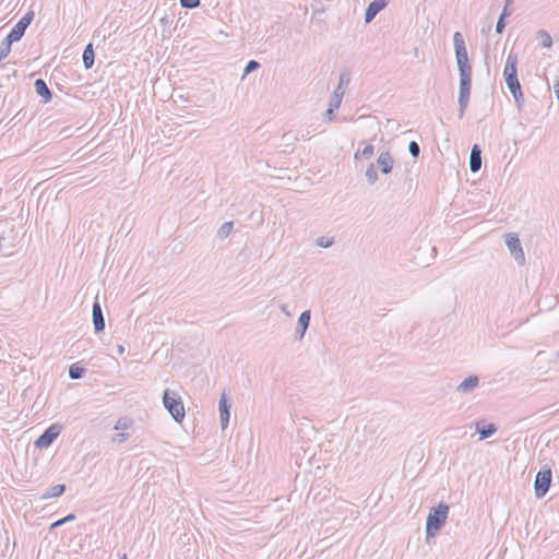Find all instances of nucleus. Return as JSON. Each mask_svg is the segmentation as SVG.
Segmentation results:
<instances>
[{
  "label": "nucleus",
  "mask_w": 559,
  "mask_h": 559,
  "mask_svg": "<svg viewBox=\"0 0 559 559\" xmlns=\"http://www.w3.org/2000/svg\"><path fill=\"white\" fill-rule=\"evenodd\" d=\"M118 352H119L120 354H122V353H123V346L119 345V346H118Z\"/></svg>",
  "instance_id": "a19ab883"
},
{
  "label": "nucleus",
  "mask_w": 559,
  "mask_h": 559,
  "mask_svg": "<svg viewBox=\"0 0 559 559\" xmlns=\"http://www.w3.org/2000/svg\"><path fill=\"white\" fill-rule=\"evenodd\" d=\"M130 427V420L128 418H120L115 425L116 430H126Z\"/></svg>",
  "instance_id": "7c9ffc66"
},
{
  "label": "nucleus",
  "mask_w": 559,
  "mask_h": 559,
  "mask_svg": "<svg viewBox=\"0 0 559 559\" xmlns=\"http://www.w3.org/2000/svg\"><path fill=\"white\" fill-rule=\"evenodd\" d=\"M449 510V506L443 502L430 509L426 520L427 537H433L442 528L448 518Z\"/></svg>",
  "instance_id": "f257e3e1"
},
{
  "label": "nucleus",
  "mask_w": 559,
  "mask_h": 559,
  "mask_svg": "<svg viewBox=\"0 0 559 559\" xmlns=\"http://www.w3.org/2000/svg\"><path fill=\"white\" fill-rule=\"evenodd\" d=\"M92 317H93V324L94 330L96 333H100L105 330V319L103 316L102 306L98 300V296H96L93 308H92Z\"/></svg>",
  "instance_id": "9b49d317"
},
{
  "label": "nucleus",
  "mask_w": 559,
  "mask_h": 559,
  "mask_svg": "<svg viewBox=\"0 0 559 559\" xmlns=\"http://www.w3.org/2000/svg\"><path fill=\"white\" fill-rule=\"evenodd\" d=\"M82 59H83V64H84L85 69H91L93 67L94 60H95V53H94L93 45L91 43L84 48Z\"/></svg>",
  "instance_id": "aec40b11"
},
{
  "label": "nucleus",
  "mask_w": 559,
  "mask_h": 559,
  "mask_svg": "<svg viewBox=\"0 0 559 559\" xmlns=\"http://www.w3.org/2000/svg\"><path fill=\"white\" fill-rule=\"evenodd\" d=\"M231 404L229 403L225 392L221 394L218 402L221 427L225 430L229 424Z\"/></svg>",
  "instance_id": "9d476101"
},
{
  "label": "nucleus",
  "mask_w": 559,
  "mask_h": 559,
  "mask_svg": "<svg viewBox=\"0 0 559 559\" xmlns=\"http://www.w3.org/2000/svg\"><path fill=\"white\" fill-rule=\"evenodd\" d=\"M35 92L45 98L46 102H49L52 98V93L47 86L46 82L43 79H37L34 82Z\"/></svg>",
  "instance_id": "a211bd4d"
},
{
  "label": "nucleus",
  "mask_w": 559,
  "mask_h": 559,
  "mask_svg": "<svg viewBox=\"0 0 559 559\" xmlns=\"http://www.w3.org/2000/svg\"><path fill=\"white\" fill-rule=\"evenodd\" d=\"M481 167V150L478 144H474L469 154V170L477 173Z\"/></svg>",
  "instance_id": "dca6fc26"
},
{
  "label": "nucleus",
  "mask_w": 559,
  "mask_h": 559,
  "mask_svg": "<svg viewBox=\"0 0 559 559\" xmlns=\"http://www.w3.org/2000/svg\"><path fill=\"white\" fill-rule=\"evenodd\" d=\"M538 37L540 38V45L544 48H550L552 46V38L550 34L544 29H539L537 32Z\"/></svg>",
  "instance_id": "393cba45"
},
{
  "label": "nucleus",
  "mask_w": 559,
  "mask_h": 559,
  "mask_svg": "<svg viewBox=\"0 0 559 559\" xmlns=\"http://www.w3.org/2000/svg\"><path fill=\"white\" fill-rule=\"evenodd\" d=\"M74 519H75V515H74L73 513H70V514H68L67 516H64V518H62V519H60V520L56 521L55 523H52V524H51V528H53V527H58V526H61V525H63L64 523L70 522V521H72V520H74Z\"/></svg>",
  "instance_id": "2f4dec72"
},
{
  "label": "nucleus",
  "mask_w": 559,
  "mask_h": 559,
  "mask_svg": "<svg viewBox=\"0 0 559 559\" xmlns=\"http://www.w3.org/2000/svg\"><path fill=\"white\" fill-rule=\"evenodd\" d=\"M408 152L412 157L417 158L420 154V146L416 141H411L408 144Z\"/></svg>",
  "instance_id": "cd10ccee"
},
{
  "label": "nucleus",
  "mask_w": 559,
  "mask_h": 559,
  "mask_svg": "<svg viewBox=\"0 0 559 559\" xmlns=\"http://www.w3.org/2000/svg\"><path fill=\"white\" fill-rule=\"evenodd\" d=\"M310 320H311V312L310 310H305L300 313L299 318H298V322H297V328H296V331H295V337L297 340H302L308 328H309V324H310Z\"/></svg>",
  "instance_id": "ddd939ff"
},
{
  "label": "nucleus",
  "mask_w": 559,
  "mask_h": 559,
  "mask_svg": "<svg viewBox=\"0 0 559 559\" xmlns=\"http://www.w3.org/2000/svg\"><path fill=\"white\" fill-rule=\"evenodd\" d=\"M280 308H281L282 312H284L285 314L289 316V311L287 309V305H281Z\"/></svg>",
  "instance_id": "58836bf2"
},
{
  "label": "nucleus",
  "mask_w": 559,
  "mask_h": 559,
  "mask_svg": "<svg viewBox=\"0 0 559 559\" xmlns=\"http://www.w3.org/2000/svg\"><path fill=\"white\" fill-rule=\"evenodd\" d=\"M66 491V485L58 484L49 487L47 491L41 496L43 500L49 499V498H57L63 495Z\"/></svg>",
  "instance_id": "412c9836"
},
{
  "label": "nucleus",
  "mask_w": 559,
  "mask_h": 559,
  "mask_svg": "<svg viewBox=\"0 0 559 559\" xmlns=\"http://www.w3.org/2000/svg\"><path fill=\"white\" fill-rule=\"evenodd\" d=\"M233 228H234V223L233 222H226L224 223L221 228L218 229L217 231V237L219 239H225L227 238L231 231H233Z\"/></svg>",
  "instance_id": "b1692460"
},
{
  "label": "nucleus",
  "mask_w": 559,
  "mask_h": 559,
  "mask_svg": "<svg viewBox=\"0 0 559 559\" xmlns=\"http://www.w3.org/2000/svg\"><path fill=\"white\" fill-rule=\"evenodd\" d=\"M514 99H515V102H516L518 104H520V102H521V100H523V95H522V96H518V95H516V97H514Z\"/></svg>",
  "instance_id": "ea45409f"
},
{
  "label": "nucleus",
  "mask_w": 559,
  "mask_h": 559,
  "mask_svg": "<svg viewBox=\"0 0 559 559\" xmlns=\"http://www.w3.org/2000/svg\"><path fill=\"white\" fill-rule=\"evenodd\" d=\"M513 3V0H507L506 1V4H504V8L500 14V16H502V19H506L508 17L510 14H511V11L509 10V7Z\"/></svg>",
  "instance_id": "c9c22d12"
},
{
  "label": "nucleus",
  "mask_w": 559,
  "mask_h": 559,
  "mask_svg": "<svg viewBox=\"0 0 559 559\" xmlns=\"http://www.w3.org/2000/svg\"><path fill=\"white\" fill-rule=\"evenodd\" d=\"M259 67H260V63H259L258 61H255V60H250V61L246 64V67H245V69H243V75L249 74L250 72H252V71L257 70Z\"/></svg>",
  "instance_id": "c756f323"
},
{
  "label": "nucleus",
  "mask_w": 559,
  "mask_h": 559,
  "mask_svg": "<svg viewBox=\"0 0 559 559\" xmlns=\"http://www.w3.org/2000/svg\"><path fill=\"white\" fill-rule=\"evenodd\" d=\"M506 19H502V16H499L498 21H497V24H496V32L498 34H501L506 27V22H504Z\"/></svg>",
  "instance_id": "e433bc0d"
},
{
  "label": "nucleus",
  "mask_w": 559,
  "mask_h": 559,
  "mask_svg": "<svg viewBox=\"0 0 559 559\" xmlns=\"http://www.w3.org/2000/svg\"><path fill=\"white\" fill-rule=\"evenodd\" d=\"M373 152H374V147L372 144H368L366 145L362 151H357L355 153V159H358L360 156L364 157V158H367L369 159L372 155H373Z\"/></svg>",
  "instance_id": "bb28decb"
},
{
  "label": "nucleus",
  "mask_w": 559,
  "mask_h": 559,
  "mask_svg": "<svg viewBox=\"0 0 559 559\" xmlns=\"http://www.w3.org/2000/svg\"><path fill=\"white\" fill-rule=\"evenodd\" d=\"M453 44L455 50V59L460 74L472 73V67L468 61L467 49L463 35L455 32L453 35Z\"/></svg>",
  "instance_id": "20e7f679"
},
{
  "label": "nucleus",
  "mask_w": 559,
  "mask_h": 559,
  "mask_svg": "<svg viewBox=\"0 0 559 559\" xmlns=\"http://www.w3.org/2000/svg\"><path fill=\"white\" fill-rule=\"evenodd\" d=\"M340 107H333L332 103H329V108L324 112V117L331 121L334 118V111L337 110Z\"/></svg>",
  "instance_id": "72a5a7b5"
},
{
  "label": "nucleus",
  "mask_w": 559,
  "mask_h": 559,
  "mask_svg": "<svg viewBox=\"0 0 559 559\" xmlns=\"http://www.w3.org/2000/svg\"><path fill=\"white\" fill-rule=\"evenodd\" d=\"M388 5V0H373L369 3L365 12L366 23H370L377 14Z\"/></svg>",
  "instance_id": "4468645a"
},
{
  "label": "nucleus",
  "mask_w": 559,
  "mask_h": 559,
  "mask_svg": "<svg viewBox=\"0 0 559 559\" xmlns=\"http://www.w3.org/2000/svg\"><path fill=\"white\" fill-rule=\"evenodd\" d=\"M365 176L367 178V181L370 185H373V183L377 182V180H378V173H377L376 166L373 164H369V166L367 167V169L365 171Z\"/></svg>",
  "instance_id": "a878e982"
},
{
  "label": "nucleus",
  "mask_w": 559,
  "mask_h": 559,
  "mask_svg": "<svg viewBox=\"0 0 559 559\" xmlns=\"http://www.w3.org/2000/svg\"><path fill=\"white\" fill-rule=\"evenodd\" d=\"M506 245L510 250L511 255L519 265H524L525 255L521 246L520 238L516 234L510 233L506 235Z\"/></svg>",
  "instance_id": "6e6552de"
},
{
  "label": "nucleus",
  "mask_w": 559,
  "mask_h": 559,
  "mask_svg": "<svg viewBox=\"0 0 559 559\" xmlns=\"http://www.w3.org/2000/svg\"><path fill=\"white\" fill-rule=\"evenodd\" d=\"M62 426L60 424L50 425L45 431L36 439L35 447L38 449H46L52 444V442L61 433Z\"/></svg>",
  "instance_id": "0eeeda50"
},
{
  "label": "nucleus",
  "mask_w": 559,
  "mask_h": 559,
  "mask_svg": "<svg viewBox=\"0 0 559 559\" xmlns=\"http://www.w3.org/2000/svg\"><path fill=\"white\" fill-rule=\"evenodd\" d=\"M518 55L510 52L507 57L506 66L503 69V76L506 84L513 97L522 96L521 84L518 79Z\"/></svg>",
  "instance_id": "f03ea898"
},
{
  "label": "nucleus",
  "mask_w": 559,
  "mask_h": 559,
  "mask_svg": "<svg viewBox=\"0 0 559 559\" xmlns=\"http://www.w3.org/2000/svg\"><path fill=\"white\" fill-rule=\"evenodd\" d=\"M431 251L436 253V251H437L436 247H431Z\"/></svg>",
  "instance_id": "79ce46f5"
},
{
  "label": "nucleus",
  "mask_w": 559,
  "mask_h": 559,
  "mask_svg": "<svg viewBox=\"0 0 559 559\" xmlns=\"http://www.w3.org/2000/svg\"><path fill=\"white\" fill-rule=\"evenodd\" d=\"M551 469L544 468L540 469L536 476L534 481V490L536 498H543L549 490L551 485Z\"/></svg>",
  "instance_id": "423d86ee"
},
{
  "label": "nucleus",
  "mask_w": 559,
  "mask_h": 559,
  "mask_svg": "<svg viewBox=\"0 0 559 559\" xmlns=\"http://www.w3.org/2000/svg\"><path fill=\"white\" fill-rule=\"evenodd\" d=\"M472 73L460 74L459 118L464 116L471 95Z\"/></svg>",
  "instance_id": "39448f33"
},
{
  "label": "nucleus",
  "mask_w": 559,
  "mask_h": 559,
  "mask_svg": "<svg viewBox=\"0 0 559 559\" xmlns=\"http://www.w3.org/2000/svg\"><path fill=\"white\" fill-rule=\"evenodd\" d=\"M120 559H128L126 555H123Z\"/></svg>",
  "instance_id": "37998d69"
},
{
  "label": "nucleus",
  "mask_w": 559,
  "mask_h": 559,
  "mask_svg": "<svg viewBox=\"0 0 559 559\" xmlns=\"http://www.w3.org/2000/svg\"><path fill=\"white\" fill-rule=\"evenodd\" d=\"M13 43L14 41H9L8 36L0 43V61L8 57V55L11 51V46Z\"/></svg>",
  "instance_id": "5701e85b"
},
{
  "label": "nucleus",
  "mask_w": 559,
  "mask_h": 559,
  "mask_svg": "<svg viewBox=\"0 0 559 559\" xmlns=\"http://www.w3.org/2000/svg\"><path fill=\"white\" fill-rule=\"evenodd\" d=\"M183 9H195L201 4V0H179Z\"/></svg>",
  "instance_id": "c85d7f7f"
},
{
  "label": "nucleus",
  "mask_w": 559,
  "mask_h": 559,
  "mask_svg": "<svg viewBox=\"0 0 559 559\" xmlns=\"http://www.w3.org/2000/svg\"><path fill=\"white\" fill-rule=\"evenodd\" d=\"M85 373V369L83 367L78 366L76 364H73L69 368V377L72 380L81 379Z\"/></svg>",
  "instance_id": "4be33fe9"
},
{
  "label": "nucleus",
  "mask_w": 559,
  "mask_h": 559,
  "mask_svg": "<svg viewBox=\"0 0 559 559\" xmlns=\"http://www.w3.org/2000/svg\"><path fill=\"white\" fill-rule=\"evenodd\" d=\"M129 438V435L126 432H119L112 437V441L116 443H122Z\"/></svg>",
  "instance_id": "f704fd0d"
},
{
  "label": "nucleus",
  "mask_w": 559,
  "mask_h": 559,
  "mask_svg": "<svg viewBox=\"0 0 559 559\" xmlns=\"http://www.w3.org/2000/svg\"><path fill=\"white\" fill-rule=\"evenodd\" d=\"M554 92H555L557 99L559 100V82L555 83Z\"/></svg>",
  "instance_id": "4c0bfd02"
},
{
  "label": "nucleus",
  "mask_w": 559,
  "mask_h": 559,
  "mask_svg": "<svg viewBox=\"0 0 559 559\" xmlns=\"http://www.w3.org/2000/svg\"><path fill=\"white\" fill-rule=\"evenodd\" d=\"M163 404L175 421L181 423L185 418V406L181 397L169 389L163 393Z\"/></svg>",
  "instance_id": "7ed1b4c3"
},
{
  "label": "nucleus",
  "mask_w": 559,
  "mask_h": 559,
  "mask_svg": "<svg viewBox=\"0 0 559 559\" xmlns=\"http://www.w3.org/2000/svg\"><path fill=\"white\" fill-rule=\"evenodd\" d=\"M34 19V12L33 11H29L27 12L24 16H22L19 22L12 27V29L9 32V34L7 35L9 37V41H19L26 28L29 26V24L32 23Z\"/></svg>",
  "instance_id": "1a4fd4ad"
},
{
  "label": "nucleus",
  "mask_w": 559,
  "mask_h": 559,
  "mask_svg": "<svg viewBox=\"0 0 559 559\" xmlns=\"http://www.w3.org/2000/svg\"><path fill=\"white\" fill-rule=\"evenodd\" d=\"M317 245L321 248H329L333 245L332 238L319 237L317 239Z\"/></svg>",
  "instance_id": "473e14b6"
},
{
  "label": "nucleus",
  "mask_w": 559,
  "mask_h": 559,
  "mask_svg": "<svg viewBox=\"0 0 559 559\" xmlns=\"http://www.w3.org/2000/svg\"><path fill=\"white\" fill-rule=\"evenodd\" d=\"M394 159L389 152H382L377 159V165L383 175H388L392 171Z\"/></svg>",
  "instance_id": "2eb2a0df"
},
{
  "label": "nucleus",
  "mask_w": 559,
  "mask_h": 559,
  "mask_svg": "<svg viewBox=\"0 0 559 559\" xmlns=\"http://www.w3.org/2000/svg\"><path fill=\"white\" fill-rule=\"evenodd\" d=\"M349 82V76L347 73H341L340 81L336 86V88L333 92V95L330 98V103H332L333 107H340L342 104V99L344 97L345 91H344V84H347Z\"/></svg>",
  "instance_id": "f8f14e48"
},
{
  "label": "nucleus",
  "mask_w": 559,
  "mask_h": 559,
  "mask_svg": "<svg viewBox=\"0 0 559 559\" xmlns=\"http://www.w3.org/2000/svg\"><path fill=\"white\" fill-rule=\"evenodd\" d=\"M476 430L479 433V440H485L491 437L496 431L497 427L495 424L480 425V423L476 424Z\"/></svg>",
  "instance_id": "6ab92c4d"
},
{
  "label": "nucleus",
  "mask_w": 559,
  "mask_h": 559,
  "mask_svg": "<svg viewBox=\"0 0 559 559\" xmlns=\"http://www.w3.org/2000/svg\"><path fill=\"white\" fill-rule=\"evenodd\" d=\"M479 384V378L477 376H469L465 378L456 388L457 392L469 393Z\"/></svg>",
  "instance_id": "f3484780"
}]
</instances>
